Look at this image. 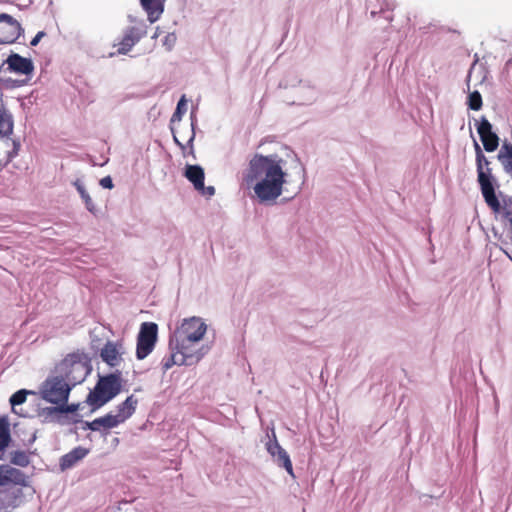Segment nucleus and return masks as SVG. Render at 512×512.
Here are the masks:
<instances>
[{"label":"nucleus","mask_w":512,"mask_h":512,"mask_svg":"<svg viewBox=\"0 0 512 512\" xmlns=\"http://www.w3.org/2000/svg\"><path fill=\"white\" fill-rule=\"evenodd\" d=\"M281 159L255 154L249 162L245 181L253 185L254 193L261 202L276 200L283 191L286 173Z\"/></svg>","instance_id":"obj_1"},{"label":"nucleus","mask_w":512,"mask_h":512,"mask_svg":"<svg viewBox=\"0 0 512 512\" xmlns=\"http://www.w3.org/2000/svg\"><path fill=\"white\" fill-rule=\"evenodd\" d=\"M59 376L72 387L83 382L90 372L89 358L83 352L68 354L56 367Z\"/></svg>","instance_id":"obj_2"},{"label":"nucleus","mask_w":512,"mask_h":512,"mask_svg":"<svg viewBox=\"0 0 512 512\" xmlns=\"http://www.w3.org/2000/svg\"><path fill=\"white\" fill-rule=\"evenodd\" d=\"M207 330L206 324L197 317L185 319L175 331V349L183 353L192 352L193 345L204 337Z\"/></svg>","instance_id":"obj_3"},{"label":"nucleus","mask_w":512,"mask_h":512,"mask_svg":"<svg viewBox=\"0 0 512 512\" xmlns=\"http://www.w3.org/2000/svg\"><path fill=\"white\" fill-rule=\"evenodd\" d=\"M121 387L120 372L100 377L94 389L89 393L87 402L93 407H101L116 397L120 393Z\"/></svg>","instance_id":"obj_4"},{"label":"nucleus","mask_w":512,"mask_h":512,"mask_svg":"<svg viewBox=\"0 0 512 512\" xmlns=\"http://www.w3.org/2000/svg\"><path fill=\"white\" fill-rule=\"evenodd\" d=\"M474 146L476 152L478 182L481 187L482 195L488 207L493 208L495 211H498L499 200L495 194V190L490 179L491 170L488 168L489 161L484 156L477 142H475Z\"/></svg>","instance_id":"obj_5"},{"label":"nucleus","mask_w":512,"mask_h":512,"mask_svg":"<svg viewBox=\"0 0 512 512\" xmlns=\"http://www.w3.org/2000/svg\"><path fill=\"white\" fill-rule=\"evenodd\" d=\"M73 387L57 373L46 378L41 384L39 394L43 400L55 405H66Z\"/></svg>","instance_id":"obj_6"},{"label":"nucleus","mask_w":512,"mask_h":512,"mask_svg":"<svg viewBox=\"0 0 512 512\" xmlns=\"http://www.w3.org/2000/svg\"><path fill=\"white\" fill-rule=\"evenodd\" d=\"M158 335V326L154 322H144L137 337L136 356L139 360L146 358L154 349Z\"/></svg>","instance_id":"obj_7"},{"label":"nucleus","mask_w":512,"mask_h":512,"mask_svg":"<svg viewBox=\"0 0 512 512\" xmlns=\"http://www.w3.org/2000/svg\"><path fill=\"white\" fill-rule=\"evenodd\" d=\"M21 24L8 14H0V45L14 43L21 35Z\"/></svg>","instance_id":"obj_8"},{"label":"nucleus","mask_w":512,"mask_h":512,"mask_svg":"<svg viewBox=\"0 0 512 512\" xmlns=\"http://www.w3.org/2000/svg\"><path fill=\"white\" fill-rule=\"evenodd\" d=\"M184 176L193 184V187L201 195L211 197L215 194V188L213 186H205L204 179L205 173L199 165H186Z\"/></svg>","instance_id":"obj_9"},{"label":"nucleus","mask_w":512,"mask_h":512,"mask_svg":"<svg viewBox=\"0 0 512 512\" xmlns=\"http://www.w3.org/2000/svg\"><path fill=\"white\" fill-rule=\"evenodd\" d=\"M146 29L144 25L132 26L125 29L123 36L117 44L118 54H127L143 37L146 36Z\"/></svg>","instance_id":"obj_10"},{"label":"nucleus","mask_w":512,"mask_h":512,"mask_svg":"<svg viewBox=\"0 0 512 512\" xmlns=\"http://www.w3.org/2000/svg\"><path fill=\"white\" fill-rule=\"evenodd\" d=\"M23 490L20 487H11L0 490V512H10L23 503Z\"/></svg>","instance_id":"obj_11"},{"label":"nucleus","mask_w":512,"mask_h":512,"mask_svg":"<svg viewBox=\"0 0 512 512\" xmlns=\"http://www.w3.org/2000/svg\"><path fill=\"white\" fill-rule=\"evenodd\" d=\"M477 131L482 141L483 147L487 152H493L498 148L499 137L492 131V125L485 117H482Z\"/></svg>","instance_id":"obj_12"},{"label":"nucleus","mask_w":512,"mask_h":512,"mask_svg":"<svg viewBox=\"0 0 512 512\" xmlns=\"http://www.w3.org/2000/svg\"><path fill=\"white\" fill-rule=\"evenodd\" d=\"M273 441L270 440L266 444L267 451L273 456L277 462V464L281 467H283L288 474L291 476H294L293 473V466L292 462L290 460V457L288 453L281 447V445L278 443L275 433L273 432Z\"/></svg>","instance_id":"obj_13"},{"label":"nucleus","mask_w":512,"mask_h":512,"mask_svg":"<svg viewBox=\"0 0 512 512\" xmlns=\"http://www.w3.org/2000/svg\"><path fill=\"white\" fill-rule=\"evenodd\" d=\"M124 353L121 342L107 341L100 352L101 359L111 367L119 366Z\"/></svg>","instance_id":"obj_14"},{"label":"nucleus","mask_w":512,"mask_h":512,"mask_svg":"<svg viewBox=\"0 0 512 512\" xmlns=\"http://www.w3.org/2000/svg\"><path fill=\"white\" fill-rule=\"evenodd\" d=\"M5 63L11 72L20 75H29L34 70V65L31 59L25 58L19 54L13 53L6 60Z\"/></svg>","instance_id":"obj_15"},{"label":"nucleus","mask_w":512,"mask_h":512,"mask_svg":"<svg viewBox=\"0 0 512 512\" xmlns=\"http://www.w3.org/2000/svg\"><path fill=\"white\" fill-rule=\"evenodd\" d=\"M9 484L25 485V474L16 468L9 465H0V487L8 486Z\"/></svg>","instance_id":"obj_16"},{"label":"nucleus","mask_w":512,"mask_h":512,"mask_svg":"<svg viewBox=\"0 0 512 512\" xmlns=\"http://www.w3.org/2000/svg\"><path fill=\"white\" fill-rule=\"evenodd\" d=\"M120 424L121 419H119L116 414L109 413L103 417L96 418L91 422H87V427L92 431L107 434L110 429L115 428Z\"/></svg>","instance_id":"obj_17"},{"label":"nucleus","mask_w":512,"mask_h":512,"mask_svg":"<svg viewBox=\"0 0 512 512\" xmlns=\"http://www.w3.org/2000/svg\"><path fill=\"white\" fill-rule=\"evenodd\" d=\"M170 347L172 350L171 354L164 357L161 362L164 371L169 370L174 365H186L188 360L194 356L192 352L183 353L175 349L173 340L170 341Z\"/></svg>","instance_id":"obj_18"},{"label":"nucleus","mask_w":512,"mask_h":512,"mask_svg":"<svg viewBox=\"0 0 512 512\" xmlns=\"http://www.w3.org/2000/svg\"><path fill=\"white\" fill-rule=\"evenodd\" d=\"M151 23L156 22L164 11L165 0H139Z\"/></svg>","instance_id":"obj_19"},{"label":"nucleus","mask_w":512,"mask_h":512,"mask_svg":"<svg viewBox=\"0 0 512 512\" xmlns=\"http://www.w3.org/2000/svg\"><path fill=\"white\" fill-rule=\"evenodd\" d=\"M89 450L84 447H76L71 450L69 453L63 455L60 459V468L61 470H67L76 465L80 460H82L87 454Z\"/></svg>","instance_id":"obj_20"},{"label":"nucleus","mask_w":512,"mask_h":512,"mask_svg":"<svg viewBox=\"0 0 512 512\" xmlns=\"http://www.w3.org/2000/svg\"><path fill=\"white\" fill-rule=\"evenodd\" d=\"M137 399L133 395L128 396L124 402L117 407V417L121 419V423L125 422L135 412Z\"/></svg>","instance_id":"obj_21"},{"label":"nucleus","mask_w":512,"mask_h":512,"mask_svg":"<svg viewBox=\"0 0 512 512\" xmlns=\"http://www.w3.org/2000/svg\"><path fill=\"white\" fill-rule=\"evenodd\" d=\"M29 394H35L34 391H30V390H26V389H21V390H18L17 392H15L11 397H10V404H11V407H12V411L15 413V414H18L19 416H23V417H27L28 414L23 412L22 409H17L18 406L22 405L26 399H27V395Z\"/></svg>","instance_id":"obj_22"},{"label":"nucleus","mask_w":512,"mask_h":512,"mask_svg":"<svg viewBox=\"0 0 512 512\" xmlns=\"http://www.w3.org/2000/svg\"><path fill=\"white\" fill-rule=\"evenodd\" d=\"M498 160L502 164L505 172L512 170V145L504 143L498 153Z\"/></svg>","instance_id":"obj_23"},{"label":"nucleus","mask_w":512,"mask_h":512,"mask_svg":"<svg viewBox=\"0 0 512 512\" xmlns=\"http://www.w3.org/2000/svg\"><path fill=\"white\" fill-rule=\"evenodd\" d=\"M74 406L58 405L56 407H46L39 411L38 415L43 417L44 420L54 417L58 413L74 412Z\"/></svg>","instance_id":"obj_24"},{"label":"nucleus","mask_w":512,"mask_h":512,"mask_svg":"<svg viewBox=\"0 0 512 512\" xmlns=\"http://www.w3.org/2000/svg\"><path fill=\"white\" fill-rule=\"evenodd\" d=\"M10 440L9 423L6 419L0 418V450L6 448L9 445Z\"/></svg>","instance_id":"obj_25"},{"label":"nucleus","mask_w":512,"mask_h":512,"mask_svg":"<svg viewBox=\"0 0 512 512\" xmlns=\"http://www.w3.org/2000/svg\"><path fill=\"white\" fill-rule=\"evenodd\" d=\"M13 132V120L11 115L3 113L0 115V134L10 135Z\"/></svg>","instance_id":"obj_26"},{"label":"nucleus","mask_w":512,"mask_h":512,"mask_svg":"<svg viewBox=\"0 0 512 512\" xmlns=\"http://www.w3.org/2000/svg\"><path fill=\"white\" fill-rule=\"evenodd\" d=\"M76 188H77V191L79 192L81 198L83 199L87 210L90 211L91 213L95 214L96 206L93 203V201H92L91 197L89 196V194L87 193V191L85 190V188L81 184H76Z\"/></svg>","instance_id":"obj_27"},{"label":"nucleus","mask_w":512,"mask_h":512,"mask_svg":"<svg viewBox=\"0 0 512 512\" xmlns=\"http://www.w3.org/2000/svg\"><path fill=\"white\" fill-rule=\"evenodd\" d=\"M482 96L478 91H473L468 96V106L471 110L478 111L482 107Z\"/></svg>","instance_id":"obj_28"},{"label":"nucleus","mask_w":512,"mask_h":512,"mask_svg":"<svg viewBox=\"0 0 512 512\" xmlns=\"http://www.w3.org/2000/svg\"><path fill=\"white\" fill-rule=\"evenodd\" d=\"M11 463L20 467H26L29 465L30 460L25 452L16 451L11 456Z\"/></svg>","instance_id":"obj_29"},{"label":"nucleus","mask_w":512,"mask_h":512,"mask_svg":"<svg viewBox=\"0 0 512 512\" xmlns=\"http://www.w3.org/2000/svg\"><path fill=\"white\" fill-rule=\"evenodd\" d=\"M187 100L185 98V95H183L178 104H177V107H176V110L175 112L173 113L172 115V121H180L182 116L185 114L186 110H187Z\"/></svg>","instance_id":"obj_30"},{"label":"nucleus","mask_w":512,"mask_h":512,"mask_svg":"<svg viewBox=\"0 0 512 512\" xmlns=\"http://www.w3.org/2000/svg\"><path fill=\"white\" fill-rule=\"evenodd\" d=\"M176 42V35L174 33H169L166 35L163 44L167 47L168 50H171Z\"/></svg>","instance_id":"obj_31"},{"label":"nucleus","mask_w":512,"mask_h":512,"mask_svg":"<svg viewBox=\"0 0 512 512\" xmlns=\"http://www.w3.org/2000/svg\"><path fill=\"white\" fill-rule=\"evenodd\" d=\"M100 185L103 188L106 189H112L113 188V182L110 176H106L100 180Z\"/></svg>","instance_id":"obj_32"},{"label":"nucleus","mask_w":512,"mask_h":512,"mask_svg":"<svg viewBox=\"0 0 512 512\" xmlns=\"http://www.w3.org/2000/svg\"><path fill=\"white\" fill-rule=\"evenodd\" d=\"M45 36V32L39 31L36 36L31 40L30 44L31 46H36L39 41Z\"/></svg>","instance_id":"obj_33"},{"label":"nucleus","mask_w":512,"mask_h":512,"mask_svg":"<svg viewBox=\"0 0 512 512\" xmlns=\"http://www.w3.org/2000/svg\"><path fill=\"white\" fill-rule=\"evenodd\" d=\"M174 141L182 148L184 149V145L182 143L179 142V140L177 139V137L174 135Z\"/></svg>","instance_id":"obj_34"},{"label":"nucleus","mask_w":512,"mask_h":512,"mask_svg":"<svg viewBox=\"0 0 512 512\" xmlns=\"http://www.w3.org/2000/svg\"><path fill=\"white\" fill-rule=\"evenodd\" d=\"M507 174H509L512 178V169H511V172H506Z\"/></svg>","instance_id":"obj_35"}]
</instances>
